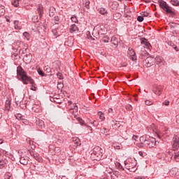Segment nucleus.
<instances>
[{
    "mask_svg": "<svg viewBox=\"0 0 179 179\" xmlns=\"http://www.w3.org/2000/svg\"><path fill=\"white\" fill-rule=\"evenodd\" d=\"M17 75L18 79L21 80L23 82L24 85H29V83H30L31 85H34V81L33 80V79H31V77L27 76L26 72L22 69L21 66H18L17 68Z\"/></svg>",
    "mask_w": 179,
    "mask_h": 179,
    "instance_id": "1",
    "label": "nucleus"
},
{
    "mask_svg": "<svg viewBox=\"0 0 179 179\" xmlns=\"http://www.w3.org/2000/svg\"><path fill=\"white\" fill-rule=\"evenodd\" d=\"M91 155L94 160H100L103 157V149L100 147H96L93 149Z\"/></svg>",
    "mask_w": 179,
    "mask_h": 179,
    "instance_id": "2",
    "label": "nucleus"
},
{
    "mask_svg": "<svg viewBox=\"0 0 179 179\" xmlns=\"http://www.w3.org/2000/svg\"><path fill=\"white\" fill-rule=\"evenodd\" d=\"M70 113L71 114H72L73 118H75L76 120H77V121H78V122H80V124L83 125L85 122L83 121V120H82V118H80L78 116V106H74V108L70 109Z\"/></svg>",
    "mask_w": 179,
    "mask_h": 179,
    "instance_id": "3",
    "label": "nucleus"
},
{
    "mask_svg": "<svg viewBox=\"0 0 179 179\" xmlns=\"http://www.w3.org/2000/svg\"><path fill=\"white\" fill-rule=\"evenodd\" d=\"M159 6L163 10H164L165 12H166V13H173V10H171V9L169 6V5H167V3H166V1H160Z\"/></svg>",
    "mask_w": 179,
    "mask_h": 179,
    "instance_id": "4",
    "label": "nucleus"
},
{
    "mask_svg": "<svg viewBox=\"0 0 179 179\" xmlns=\"http://www.w3.org/2000/svg\"><path fill=\"white\" fill-rule=\"evenodd\" d=\"M127 55L128 57H130V59L132 61H136V53L135 52V50L132 49L131 48H129L127 51Z\"/></svg>",
    "mask_w": 179,
    "mask_h": 179,
    "instance_id": "5",
    "label": "nucleus"
},
{
    "mask_svg": "<svg viewBox=\"0 0 179 179\" xmlns=\"http://www.w3.org/2000/svg\"><path fill=\"white\" fill-rule=\"evenodd\" d=\"M145 66H147V68H149L155 64V58L153 57H147L146 59L143 62Z\"/></svg>",
    "mask_w": 179,
    "mask_h": 179,
    "instance_id": "6",
    "label": "nucleus"
},
{
    "mask_svg": "<svg viewBox=\"0 0 179 179\" xmlns=\"http://www.w3.org/2000/svg\"><path fill=\"white\" fill-rule=\"evenodd\" d=\"M156 145V138L150 137L147 141H145V146L148 148H153Z\"/></svg>",
    "mask_w": 179,
    "mask_h": 179,
    "instance_id": "7",
    "label": "nucleus"
},
{
    "mask_svg": "<svg viewBox=\"0 0 179 179\" xmlns=\"http://www.w3.org/2000/svg\"><path fill=\"white\" fill-rule=\"evenodd\" d=\"M173 150H177L179 148V136H174L173 139Z\"/></svg>",
    "mask_w": 179,
    "mask_h": 179,
    "instance_id": "8",
    "label": "nucleus"
},
{
    "mask_svg": "<svg viewBox=\"0 0 179 179\" xmlns=\"http://www.w3.org/2000/svg\"><path fill=\"white\" fill-rule=\"evenodd\" d=\"M148 131H152V132H155V134H157L158 138L162 137V134H160V133H159L157 131V127H156V125H155V124H152L149 127Z\"/></svg>",
    "mask_w": 179,
    "mask_h": 179,
    "instance_id": "9",
    "label": "nucleus"
},
{
    "mask_svg": "<svg viewBox=\"0 0 179 179\" xmlns=\"http://www.w3.org/2000/svg\"><path fill=\"white\" fill-rule=\"evenodd\" d=\"M162 86H156L152 90L153 93H155V94H157V96H160V94H162Z\"/></svg>",
    "mask_w": 179,
    "mask_h": 179,
    "instance_id": "10",
    "label": "nucleus"
},
{
    "mask_svg": "<svg viewBox=\"0 0 179 179\" xmlns=\"http://www.w3.org/2000/svg\"><path fill=\"white\" fill-rule=\"evenodd\" d=\"M141 44L144 45V48H147L148 50H150L152 48V45L148 41L147 39H144L141 41Z\"/></svg>",
    "mask_w": 179,
    "mask_h": 179,
    "instance_id": "11",
    "label": "nucleus"
},
{
    "mask_svg": "<svg viewBox=\"0 0 179 179\" xmlns=\"http://www.w3.org/2000/svg\"><path fill=\"white\" fill-rule=\"evenodd\" d=\"M14 28L15 30H22V24L19 21H14Z\"/></svg>",
    "mask_w": 179,
    "mask_h": 179,
    "instance_id": "12",
    "label": "nucleus"
},
{
    "mask_svg": "<svg viewBox=\"0 0 179 179\" xmlns=\"http://www.w3.org/2000/svg\"><path fill=\"white\" fill-rule=\"evenodd\" d=\"M79 31V28L76 24H73L70 27V33H76V31Z\"/></svg>",
    "mask_w": 179,
    "mask_h": 179,
    "instance_id": "13",
    "label": "nucleus"
},
{
    "mask_svg": "<svg viewBox=\"0 0 179 179\" xmlns=\"http://www.w3.org/2000/svg\"><path fill=\"white\" fill-rule=\"evenodd\" d=\"M20 162L24 166H27V163H29V159L27 157H22L20 159Z\"/></svg>",
    "mask_w": 179,
    "mask_h": 179,
    "instance_id": "14",
    "label": "nucleus"
},
{
    "mask_svg": "<svg viewBox=\"0 0 179 179\" xmlns=\"http://www.w3.org/2000/svg\"><path fill=\"white\" fill-rule=\"evenodd\" d=\"M43 9H44V8L43 7V6H38V7L37 8V13L38 14L39 17H43Z\"/></svg>",
    "mask_w": 179,
    "mask_h": 179,
    "instance_id": "15",
    "label": "nucleus"
},
{
    "mask_svg": "<svg viewBox=\"0 0 179 179\" xmlns=\"http://www.w3.org/2000/svg\"><path fill=\"white\" fill-rule=\"evenodd\" d=\"M84 8H85L87 10H90V0H85L84 3Z\"/></svg>",
    "mask_w": 179,
    "mask_h": 179,
    "instance_id": "16",
    "label": "nucleus"
},
{
    "mask_svg": "<svg viewBox=\"0 0 179 179\" xmlns=\"http://www.w3.org/2000/svg\"><path fill=\"white\" fill-rule=\"evenodd\" d=\"M98 115L101 121H104L106 120V117H104V113H103V112L101 111L98 112Z\"/></svg>",
    "mask_w": 179,
    "mask_h": 179,
    "instance_id": "17",
    "label": "nucleus"
},
{
    "mask_svg": "<svg viewBox=\"0 0 179 179\" xmlns=\"http://www.w3.org/2000/svg\"><path fill=\"white\" fill-rule=\"evenodd\" d=\"M36 124L38 125V127L41 128H44L45 127L44 122L43 120H38L36 121Z\"/></svg>",
    "mask_w": 179,
    "mask_h": 179,
    "instance_id": "18",
    "label": "nucleus"
},
{
    "mask_svg": "<svg viewBox=\"0 0 179 179\" xmlns=\"http://www.w3.org/2000/svg\"><path fill=\"white\" fill-rule=\"evenodd\" d=\"M110 132V130L107 128H103L101 129V134H103V135H108V133Z\"/></svg>",
    "mask_w": 179,
    "mask_h": 179,
    "instance_id": "19",
    "label": "nucleus"
},
{
    "mask_svg": "<svg viewBox=\"0 0 179 179\" xmlns=\"http://www.w3.org/2000/svg\"><path fill=\"white\" fill-rule=\"evenodd\" d=\"M140 142L141 143H143L145 146H146V142H148V140H146V138L145 136L140 137Z\"/></svg>",
    "mask_w": 179,
    "mask_h": 179,
    "instance_id": "20",
    "label": "nucleus"
},
{
    "mask_svg": "<svg viewBox=\"0 0 179 179\" xmlns=\"http://www.w3.org/2000/svg\"><path fill=\"white\" fill-rule=\"evenodd\" d=\"M3 15H5V7L0 6V16H3Z\"/></svg>",
    "mask_w": 179,
    "mask_h": 179,
    "instance_id": "21",
    "label": "nucleus"
},
{
    "mask_svg": "<svg viewBox=\"0 0 179 179\" xmlns=\"http://www.w3.org/2000/svg\"><path fill=\"white\" fill-rule=\"evenodd\" d=\"M99 12L101 15H106V13H107V10L104 8H101L99 9Z\"/></svg>",
    "mask_w": 179,
    "mask_h": 179,
    "instance_id": "22",
    "label": "nucleus"
},
{
    "mask_svg": "<svg viewBox=\"0 0 179 179\" xmlns=\"http://www.w3.org/2000/svg\"><path fill=\"white\" fill-rule=\"evenodd\" d=\"M171 3L173 5V6H179L178 0H171Z\"/></svg>",
    "mask_w": 179,
    "mask_h": 179,
    "instance_id": "23",
    "label": "nucleus"
},
{
    "mask_svg": "<svg viewBox=\"0 0 179 179\" xmlns=\"http://www.w3.org/2000/svg\"><path fill=\"white\" fill-rule=\"evenodd\" d=\"M110 41V38L108 36H105L102 38V43H108Z\"/></svg>",
    "mask_w": 179,
    "mask_h": 179,
    "instance_id": "24",
    "label": "nucleus"
},
{
    "mask_svg": "<svg viewBox=\"0 0 179 179\" xmlns=\"http://www.w3.org/2000/svg\"><path fill=\"white\" fill-rule=\"evenodd\" d=\"M5 164H6L5 160L0 159V169H3V167H5Z\"/></svg>",
    "mask_w": 179,
    "mask_h": 179,
    "instance_id": "25",
    "label": "nucleus"
},
{
    "mask_svg": "<svg viewBox=\"0 0 179 179\" xmlns=\"http://www.w3.org/2000/svg\"><path fill=\"white\" fill-rule=\"evenodd\" d=\"M44 71L46 72V73H51V68L48 66H45L44 67Z\"/></svg>",
    "mask_w": 179,
    "mask_h": 179,
    "instance_id": "26",
    "label": "nucleus"
},
{
    "mask_svg": "<svg viewBox=\"0 0 179 179\" xmlns=\"http://www.w3.org/2000/svg\"><path fill=\"white\" fill-rule=\"evenodd\" d=\"M12 5L15 8H17V6H19V0H14Z\"/></svg>",
    "mask_w": 179,
    "mask_h": 179,
    "instance_id": "27",
    "label": "nucleus"
},
{
    "mask_svg": "<svg viewBox=\"0 0 179 179\" xmlns=\"http://www.w3.org/2000/svg\"><path fill=\"white\" fill-rule=\"evenodd\" d=\"M120 17H121V14L120 13H115L113 15V19L115 20H117V19H120Z\"/></svg>",
    "mask_w": 179,
    "mask_h": 179,
    "instance_id": "28",
    "label": "nucleus"
},
{
    "mask_svg": "<svg viewBox=\"0 0 179 179\" xmlns=\"http://www.w3.org/2000/svg\"><path fill=\"white\" fill-rule=\"evenodd\" d=\"M10 108V101H6V109L9 110Z\"/></svg>",
    "mask_w": 179,
    "mask_h": 179,
    "instance_id": "29",
    "label": "nucleus"
},
{
    "mask_svg": "<svg viewBox=\"0 0 179 179\" xmlns=\"http://www.w3.org/2000/svg\"><path fill=\"white\" fill-rule=\"evenodd\" d=\"M111 42L114 44V45H117V44H118V42L117 41V38L115 37H113L111 38Z\"/></svg>",
    "mask_w": 179,
    "mask_h": 179,
    "instance_id": "30",
    "label": "nucleus"
},
{
    "mask_svg": "<svg viewBox=\"0 0 179 179\" xmlns=\"http://www.w3.org/2000/svg\"><path fill=\"white\" fill-rule=\"evenodd\" d=\"M71 21L74 23H78V18L76 16H73L71 18Z\"/></svg>",
    "mask_w": 179,
    "mask_h": 179,
    "instance_id": "31",
    "label": "nucleus"
},
{
    "mask_svg": "<svg viewBox=\"0 0 179 179\" xmlns=\"http://www.w3.org/2000/svg\"><path fill=\"white\" fill-rule=\"evenodd\" d=\"M174 160H176V162H178L179 161V152L176 153L174 155Z\"/></svg>",
    "mask_w": 179,
    "mask_h": 179,
    "instance_id": "32",
    "label": "nucleus"
},
{
    "mask_svg": "<svg viewBox=\"0 0 179 179\" xmlns=\"http://www.w3.org/2000/svg\"><path fill=\"white\" fill-rule=\"evenodd\" d=\"M91 124L94 126V127H99V122L94 120L93 122H91Z\"/></svg>",
    "mask_w": 179,
    "mask_h": 179,
    "instance_id": "33",
    "label": "nucleus"
},
{
    "mask_svg": "<svg viewBox=\"0 0 179 179\" xmlns=\"http://www.w3.org/2000/svg\"><path fill=\"white\" fill-rule=\"evenodd\" d=\"M141 15L143 16V17H148V16H149V13L144 12L141 14Z\"/></svg>",
    "mask_w": 179,
    "mask_h": 179,
    "instance_id": "34",
    "label": "nucleus"
},
{
    "mask_svg": "<svg viewBox=\"0 0 179 179\" xmlns=\"http://www.w3.org/2000/svg\"><path fill=\"white\" fill-rule=\"evenodd\" d=\"M57 76L59 78V79H64V76H62V73H57Z\"/></svg>",
    "mask_w": 179,
    "mask_h": 179,
    "instance_id": "35",
    "label": "nucleus"
},
{
    "mask_svg": "<svg viewBox=\"0 0 179 179\" xmlns=\"http://www.w3.org/2000/svg\"><path fill=\"white\" fill-rule=\"evenodd\" d=\"M145 104H146V106H152V104H153V102H152L149 100H147V101H145Z\"/></svg>",
    "mask_w": 179,
    "mask_h": 179,
    "instance_id": "36",
    "label": "nucleus"
},
{
    "mask_svg": "<svg viewBox=\"0 0 179 179\" xmlns=\"http://www.w3.org/2000/svg\"><path fill=\"white\" fill-rule=\"evenodd\" d=\"M137 20L138 21V22H143V16H138V17H137Z\"/></svg>",
    "mask_w": 179,
    "mask_h": 179,
    "instance_id": "37",
    "label": "nucleus"
},
{
    "mask_svg": "<svg viewBox=\"0 0 179 179\" xmlns=\"http://www.w3.org/2000/svg\"><path fill=\"white\" fill-rule=\"evenodd\" d=\"M38 73L41 75V76H44V73L41 69H38Z\"/></svg>",
    "mask_w": 179,
    "mask_h": 179,
    "instance_id": "38",
    "label": "nucleus"
},
{
    "mask_svg": "<svg viewBox=\"0 0 179 179\" xmlns=\"http://www.w3.org/2000/svg\"><path fill=\"white\" fill-rule=\"evenodd\" d=\"M156 59H157V62H159V64L162 62V58L160 57H157Z\"/></svg>",
    "mask_w": 179,
    "mask_h": 179,
    "instance_id": "39",
    "label": "nucleus"
},
{
    "mask_svg": "<svg viewBox=\"0 0 179 179\" xmlns=\"http://www.w3.org/2000/svg\"><path fill=\"white\" fill-rule=\"evenodd\" d=\"M52 10H54V8H52V10L51 9L50 10V12H49L50 16H54V12H52Z\"/></svg>",
    "mask_w": 179,
    "mask_h": 179,
    "instance_id": "40",
    "label": "nucleus"
},
{
    "mask_svg": "<svg viewBox=\"0 0 179 179\" xmlns=\"http://www.w3.org/2000/svg\"><path fill=\"white\" fill-rule=\"evenodd\" d=\"M162 104L164 106H169V104H170V101L166 100Z\"/></svg>",
    "mask_w": 179,
    "mask_h": 179,
    "instance_id": "41",
    "label": "nucleus"
},
{
    "mask_svg": "<svg viewBox=\"0 0 179 179\" xmlns=\"http://www.w3.org/2000/svg\"><path fill=\"white\" fill-rule=\"evenodd\" d=\"M137 146H138V148H143V146H145V144L143 143H141L137 144Z\"/></svg>",
    "mask_w": 179,
    "mask_h": 179,
    "instance_id": "42",
    "label": "nucleus"
},
{
    "mask_svg": "<svg viewBox=\"0 0 179 179\" xmlns=\"http://www.w3.org/2000/svg\"><path fill=\"white\" fill-rule=\"evenodd\" d=\"M23 36H24V37H26V38H29V33H27V32H24V33H23Z\"/></svg>",
    "mask_w": 179,
    "mask_h": 179,
    "instance_id": "43",
    "label": "nucleus"
},
{
    "mask_svg": "<svg viewBox=\"0 0 179 179\" xmlns=\"http://www.w3.org/2000/svg\"><path fill=\"white\" fill-rule=\"evenodd\" d=\"M110 124L113 127H114V125H117V123H115V122L114 120H111Z\"/></svg>",
    "mask_w": 179,
    "mask_h": 179,
    "instance_id": "44",
    "label": "nucleus"
},
{
    "mask_svg": "<svg viewBox=\"0 0 179 179\" xmlns=\"http://www.w3.org/2000/svg\"><path fill=\"white\" fill-rule=\"evenodd\" d=\"M17 118V120H23V117H22V115H18Z\"/></svg>",
    "mask_w": 179,
    "mask_h": 179,
    "instance_id": "45",
    "label": "nucleus"
},
{
    "mask_svg": "<svg viewBox=\"0 0 179 179\" xmlns=\"http://www.w3.org/2000/svg\"><path fill=\"white\" fill-rule=\"evenodd\" d=\"M52 33H53V34L55 35V36H58V34H57V30H53L52 31Z\"/></svg>",
    "mask_w": 179,
    "mask_h": 179,
    "instance_id": "46",
    "label": "nucleus"
},
{
    "mask_svg": "<svg viewBox=\"0 0 179 179\" xmlns=\"http://www.w3.org/2000/svg\"><path fill=\"white\" fill-rule=\"evenodd\" d=\"M73 141H75L76 143H78L79 138H73Z\"/></svg>",
    "mask_w": 179,
    "mask_h": 179,
    "instance_id": "47",
    "label": "nucleus"
},
{
    "mask_svg": "<svg viewBox=\"0 0 179 179\" xmlns=\"http://www.w3.org/2000/svg\"><path fill=\"white\" fill-rule=\"evenodd\" d=\"M138 155L140 156H141V157H143V152H141V151L138 152Z\"/></svg>",
    "mask_w": 179,
    "mask_h": 179,
    "instance_id": "48",
    "label": "nucleus"
},
{
    "mask_svg": "<svg viewBox=\"0 0 179 179\" xmlns=\"http://www.w3.org/2000/svg\"><path fill=\"white\" fill-rule=\"evenodd\" d=\"M133 139L136 141V139H138V136H133Z\"/></svg>",
    "mask_w": 179,
    "mask_h": 179,
    "instance_id": "49",
    "label": "nucleus"
},
{
    "mask_svg": "<svg viewBox=\"0 0 179 179\" xmlns=\"http://www.w3.org/2000/svg\"><path fill=\"white\" fill-rule=\"evenodd\" d=\"M87 128H88L89 130L91 131V132H92V131H93V129L92 128V127L87 126Z\"/></svg>",
    "mask_w": 179,
    "mask_h": 179,
    "instance_id": "50",
    "label": "nucleus"
},
{
    "mask_svg": "<svg viewBox=\"0 0 179 179\" xmlns=\"http://www.w3.org/2000/svg\"><path fill=\"white\" fill-rule=\"evenodd\" d=\"M31 90H34V91H35V90H36V87L32 86V87H31Z\"/></svg>",
    "mask_w": 179,
    "mask_h": 179,
    "instance_id": "51",
    "label": "nucleus"
},
{
    "mask_svg": "<svg viewBox=\"0 0 179 179\" xmlns=\"http://www.w3.org/2000/svg\"><path fill=\"white\" fill-rule=\"evenodd\" d=\"M108 113H113V108H109L108 109Z\"/></svg>",
    "mask_w": 179,
    "mask_h": 179,
    "instance_id": "52",
    "label": "nucleus"
},
{
    "mask_svg": "<svg viewBox=\"0 0 179 179\" xmlns=\"http://www.w3.org/2000/svg\"><path fill=\"white\" fill-rule=\"evenodd\" d=\"M68 104H69V106H71V104H72V101H68Z\"/></svg>",
    "mask_w": 179,
    "mask_h": 179,
    "instance_id": "53",
    "label": "nucleus"
},
{
    "mask_svg": "<svg viewBox=\"0 0 179 179\" xmlns=\"http://www.w3.org/2000/svg\"><path fill=\"white\" fill-rule=\"evenodd\" d=\"M1 143H3V140L0 139V145H1Z\"/></svg>",
    "mask_w": 179,
    "mask_h": 179,
    "instance_id": "54",
    "label": "nucleus"
},
{
    "mask_svg": "<svg viewBox=\"0 0 179 179\" xmlns=\"http://www.w3.org/2000/svg\"><path fill=\"white\" fill-rule=\"evenodd\" d=\"M174 49H175L176 51H178V48H177V46H175V47H174Z\"/></svg>",
    "mask_w": 179,
    "mask_h": 179,
    "instance_id": "55",
    "label": "nucleus"
},
{
    "mask_svg": "<svg viewBox=\"0 0 179 179\" xmlns=\"http://www.w3.org/2000/svg\"><path fill=\"white\" fill-rule=\"evenodd\" d=\"M145 2L147 3L152 2V0H145Z\"/></svg>",
    "mask_w": 179,
    "mask_h": 179,
    "instance_id": "56",
    "label": "nucleus"
},
{
    "mask_svg": "<svg viewBox=\"0 0 179 179\" xmlns=\"http://www.w3.org/2000/svg\"><path fill=\"white\" fill-rule=\"evenodd\" d=\"M116 149H120V146L119 145L116 146Z\"/></svg>",
    "mask_w": 179,
    "mask_h": 179,
    "instance_id": "57",
    "label": "nucleus"
},
{
    "mask_svg": "<svg viewBox=\"0 0 179 179\" xmlns=\"http://www.w3.org/2000/svg\"><path fill=\"white\" fill-rule=\"evenodd\" d=\"M6 21L7 22H10V20H9V19H6Z\"/></svg>",
    "mask_w": 179,
    "mask_h": 179,
    "instance_id": "58",
    "label": "nucleus"
},
{
    "mask_svg": "<svg viewBox=\"0 0 179 179\" xmlns=\"http://www.w3.org/2000/svg\"><path fill=\"white\" fill-rule=\"evenodd\" d=\"M129 108H130V109L132 108V106H129Z\"/></svg>",
    "mask_w": 179,
    "mask_h": 179,
    "instance_id": "59",
    "label": "nucleus"
},
{
    "mask_svg": "<svg viewBox=\"0 0 179 179\" xmlns=\"http://www.w3.org/2000/svg\"><path fill=\"white\" fill-rule=\"evenodd\" d=\"M124 164H127V162H124Z\"/></svg>",
    "mask_w": 179,
    "mask_h": 179,
    "instance_id": "60",
    "label": "nucleus"
},
{
    "mask_svg": "<svg viewBox=\"0 0 179 179\" xmlns=\"http://www.w3.org/2000/svg\"><path fill=\"white\" fill-rule=\"evenodd\" d=\"M171 157H173V155H171Z\"/></svg>",
    "mask_w": 179,
    "mask_h": 179,
    "instance_id": "61",
    "label": "nucleus"
},
{
    "mask_svg": "<svg viewBox=\"0 0 179 179\" xmlns=\"http://www.w3.org/2000/svg\"><path fill=\"white\" fill-rule=\"evenodd\" d=\"M126 1H129V0H126Z\"/></svg>",
    "mask_w": 179,
    "mask_h": 179,
    "instance_id": "62",
    "label": "nucleus"
}]
</instances>
